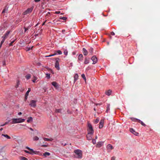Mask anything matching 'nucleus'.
Listing matches in <instances>:
<instances>
[{"instance_id": "63", "label": "nucleus", "mask_w": 160, "mask_h": 160, "mask_svg": "<svg viewBox=\"0 0 160 160\" xmlns=\"http://www.w3.org/2000/svg\"><path fill=\"white\" fill-rule=\"evenodd\" d=\"M2 44H1V43H0V48H1V47H2Z\"/></svg>"}, {"instance_id": "20", "label": "nucleus", "mask_w": 160, "mask_h": 160, "mask_svg": "<svg viewBox=\"0 0 160 160\" xmlns=\"http://www.w3.org/2000/svg\"><path fill=\"white\" fill-rule=\"evenodd\" d=\"M43 139L46 141H51L52 140V138H44Z\"/></svg>"}, {"instance_id": "4", "label": "nucleus", "mask_w": 160, "mask_h": 160, "mask_svg": "<svg viewBox=\"0 0 160 160\" xmlns=\"http://www.w3.org/2000/svg\"><path fill=\"white\" fill-rule=\"evenodd\" d=\"M56 61L55 63V67L58 70H59L60 69V68L59 66V62L60 61V59L58 58H56Z\"/></svg>"}, {"instance_id": "58", "label": "nucleus", "mask_w": 160, "mask_h": 160, "mask_svg": "<svg viewBox=\"0 0 160 160\" xmlns=\"http://www.w3.org/2000/svg\"><path fill=\"white\" fill-rule=\"evenodd\" d=\"M22 114V113L21 112H19L18 113V115H21Z\"/></svg>"}, {"instance_id": "16", "label": "nucleus", "mask_w": 160, "mask_h": 160, "mask_svg": "<svg viewBox=\"0 0 160 160\" xmlns=\"http://www.w3.org/2000/svg\"><path fill=\"white\" fill-rule=\"evenodd\" d=\"M102 142H98L97 144V147L98 148H100L102 145Z\"/></svg>"}, {"instance_id": "41", "label": "nucleus", "mask_w": 160, "mask_h": 160, "mask_svg": "<svg viewBox=\"0 0 160 160\" xmlns=\"http://www.w3.org/2000/svg\"><path fill=\"white\" fill-rule=\"evenodd\" d=\"M60 19H62L64 20H65L67 19V18L65 17H61L60 18Z\"/></svg>"}, {"instance_id": "31", "label": "nucleus", "mask_w": 160, "mask_h": 160, "mask_svg": "<svg viewBox=\"0 0 160 160\" xmlns=\"http://www.w3.org/2000/svg\"><path fill=\"white\" fill-rule=\"evenodd\" d=\"M2 40L1 42V44H2L3 43V42L5 41V40L6 39L5 38L3 37H2Z\"/></svg>"}, {"instance_id": "9", "label": "nucleus", "mask_w": 160, "mask_h": 160, "mask_svg": "<svg viewBox=\"0 0 160 160\" xmlns=\"http://www.w3.org/2000/svg\"><path fill=\"white\" fill-rule=\"evenodd\" d=\"M91 59L93 61V62L92 63V64H93L96 63L97 62V59L95 56H93L92 58Z\"/></svg>"}, {"instance_id": "14", "label": "nucleus", "mask_w": 160, "mask_h": 160, "mask_svg": "<svg viewBox=\"0 0 160 160\" xmlns=\"http://www.w3.org/2000/svg\"><path fill=\"white\" fill-rule=\"evenodd\" d=\"M31 27V25H29L27 27H24V32H26Z\"/></svg>"}, {"instance_id": "35", "label": "nucleus", "mask_w": 160, "mask_h": 160, "mask_svg": "<svg viewBox=\"0 0 160 160\" xmlns=\"http://www.w3.org/2000/svg\"><path fill=\"white\" fill-rule=\"evenodd\" d=\"M131 119L132 120V121L134 122L138 121V119H136L134 118H131Z\"/></svg>"}, {"instance_id": "62", "label": "nucleus", "mask_w": 160, "mask_h": 160, "mask_svg": "<svg viewBox=\"0 0 160 160\" xmlns=\"http://www.w3.org/2000/svg\"><path fill=\"white\" fill-rule=\"evenodd\" d=\"M2 130H3V128H0V131H1Z\"/></svg>"}, {"instance_id": "11", "label": "nucleus", "mask_w": 160, "mask_h": 160, "mask_svg": "<svg viewBox=\"0 0 160 160\" xmlns=\"http://www.w3.org/2000/svg\"><path fill=\"white\" fill-rule=\"evenodd\" d=\"M10 31H8L6 32V33L4 34V35L2 36L3 37H4L6 38H7L9 34Z\"/></svg>"}, {"instance_id": "12", "label": "nucleus", "mask_w": 160, "mask_h": 160, "mask_svg": "<svg viewBox=\"0 0 160 160\" xmlns=\"http://www.w3.org/2000/svg\"><path fill=\"white\" fill-rule=\"evenodd\" d=\"M52 85L55 88H58V84L57 83L55 82H53L52 83Z\"/></svg>"}, {"instance_id": "19", "label": "nucleus", "mask_w": 160, "mask_h": 160, "mask_svg": "<svg viewBox=\"0 0 160 160\" xmlns=\"http://www.w3.org/2000/svg\"><path fill=\"white\" fill-rule=\"evenodd\" d=\"M111 91L110 90H109L107 91L105 93L108 96H109L111 94Z\"/></svg>"}, {"instance_id": "17", "label": "nucleus", "mask_w": 160, "mask_h": 160, "mask_svg": "<svg viewBox=\"0 0 160 160\" xmlns=\"http://www.w3.org/2000/svg\"><path fill=\"white\" fill-rule=\"evenodd\" d=\"M2 136H3L4 137H5L6 138L8 139H11V138L7 134H2Z\"/></svg>"}, {"instance_id": "44", "label": "nucleus", "mask_w": 160, "mask_h": 160, "mask_svg": "<svg viewBox=\"0 0 160 160\" xmlns=\"http://www.w3.org/2000/svg\"><path fill=\"white\" fill-rule=\"evenodd\" d=\"M64 53L65 55H67L68 54V52L66 50L64 51Z\"/></svg>"}, {"instance_id": "13", "label": "nucleus", "mask_w": 160, "mask_h": 160, "mask_svg": "<svg viewBox=\"0 0 160 160\" xmlns=\"http://www.w3.org/2000/svg\"><path fill=\"white\" fill-rule=\"evenodd\" d=\"M82 52H83V54L84 55L86 56L88 54V51L85 48H83Z\"/></svg>"}, {"instance_id": "60", "label": "nucleus", "mask_w": 160, "mask_h": 160, "mask_svg": "<svg viewBox=\"0 0 160 160\" xmlns=\"http://www.w3.org/2000/svg\"><path fill=\"white\" fill-rule=\"evenodd\" d=\"M5 9H4L3 11H2V13H3L5 12Z\"/></svg>"}, {"instance_id": "24", "label": "nucleus", "mask_w": 160, "mask_h": 160, "mask_svg": "<svg viewBox=\"0 0 160 160\" xmlns=\"http://www.w3.org/2000/svg\"><path fill=\"white\" fill-rule=\"evenodd\" d=\"M39 138L37 136H35L33 137V139L34 141H37L39 140Z\"/></svg>"}, {"instance_id": "64", "label": "nucleus", "mask_w": 160, "mask_h": 160, "mask_svg": "<svg viewBox=\"0 0 160 160\" xmlns=\"http://www.w3.org/2000/svg\"><path fill=\"white\" fill-rule=\"evenodd\" d=\"M98 138L97 136H96V137H95V139H97Z\"/></svg>"}, {"instance_id": "53", "label": "nucleus", "mask_w": 160, "mask_h": 160, "mask_svg": "<svg viewBox=\"0 0 160 160\" xmlns=\"http://www.w3.org/2000/svg\"><path fill=\"white\" fill-rule=\"evenodd\" d=\"M34 1L36 2H38L40 1V0H34Z\"/></svg>"}, {"instance_id": "61", "label": "nucleus", "mask_w": 160, "mask_h": 160, "mask_svg": "<svg viewBox=\"0 0 160 160\" xmlns=\"http://www.w3.org/2000/svg\"><path fill=\"white\" fill-rule=\"evenodd\" d=\"M45 22H44L42 24V25H44L45 24V22Z\"/></svg>"}, {"instance_id": "32", "label": "nucleus", "mask_w": 160, "mask_h": 160, "mask_svg": "<svg viewBox=\"0 0 160 160\" xmlns=\"http://www.w3.org/2000/svg\"><path fill=\"white\" fill-rule=\"evenodd\" d=\"M110 105L109 104L107 108V110H106V112L107 113L108 112V111L110 110Z\"/></svg>"}, {"instance_id": "36", "label": "nucleus", "mask_w": 160, "mask_h": 160, "mask_svg": "<svg viewBox=\"0 0 160 160\" xmlns=\"http://www.w3.org/2000/svg\"><path fill=\"white\" fill-rule=\"evenodd\" d=\"M46 77L48 78L49 79L50 78V74L49 73L46 74Z\"/></svg>"}, {"instance_id": "8", "label": "nucleus", "mask_w": 160, "mask_h": 160, "mask_svg": "<svg viewBox=\"0 0 160 160\" xmlns=\"http://www.w3.org/2000/svg\"><path fill=\"white\" fill-rule=\"evenodd\" d=\"M104 120L103 119L101 120L99 122V128H102L103 126Z\"/></svg>"}, {"instance_id": "48", "label": "nucleus", "mask_w": 160, "mask_h": 160, "mask_svg": "<svg viewBox=\"0 0 160 160\" xmlns=\"http://www.w3.org/2000/svg\"><path fill=\"white\" fill-rule=\"evenodd\" d=\"M99 121V119H98V118H97L96 120H95V123H98V122Z\"/></svg>"}, {"instance_id": "54", "label": "nucleus", "mask_w": 160, "mask_h": 160, "mask_svg": "<svg viewBox=\"0 0 160 160\" xmlns=\"http://www.w3.org/2000/svg\"><path fill=\"white\" fill-rule=\"evenodd\" d=\"M24 152L27 153H29V152L28 151L24 150Z\"/></svg>"}, {"instance_id": "30", "label": "nucleus", "mask_w": 160, "mask_h": 160, "mask_svg": "<svg viewBox=\"0 0 160 160\" xmlns=\"http://www.w3.org/2000/svg\"><path fill=\"white\" fill-rule=\"evenodd\" d=\"M56 52L57 53H58V54L60 55L62 54V52L60 50H58L56 52Z\"/></svg>"}, {"instance_id": "45", "label": "nucleus", "mask_w": 160, "mask_h": 160, "mask_svg": "<svg viewBox=\"0 0 160 160\" xmlns=\"http://www.w3.org/2000/svg\"><path fill=\"white\" fill-rule=\"evenodd\" d=\"M50 14V12H48L47 14H46V16H45V17L46 18H47V17H48L49 16V14Z\"/></svg>"}, {"instance_id": "59", "label": "nucleus", "mask_w": 160, "mask_h": 160, "mask_svg": "<svg viewBox=\"0 0 160 160\" xmlns=\"http://www.w3.org/2000/svg\"><path fill=\"white\" fill-rule=\"evenodd\" d=\"M29 129H30L31 130V131H33V129H32V128H29Z\"/></svg>"}, {"instance_id": "43", "label": "nucleus", "mask_w": 160, "mask_h": 160, "mask_svg": "<svg viewBox=\"0 0 160 160\" xmlns=\"http://www.w3.org/2000/svg\"><path fill=\"white\" fill-rule=\"evenodd\" d=\"M92 142L93 144H95L96 143V141L95 139H92Z\"/></svg>"}, {"instance_id": "37", "label": "nucleus", "mask_w": 160, "mask_h": 160, "mask_svg": "<svg viewBox=\"0 0 160 160\" xmlns=\"http://www.w3.org/2000/svg\"><path fill=\"white\" fill-rule=\"evenodd\" d=\"M61 111V109H56L55 111L57 112H60Z\"/></svg>"}, {"instance_id": "29", "label": "nucleus", "mask_w": 160, "mask_h": 160, "mask_svg": "<svg viewBox=\"0 0 160 160\" xmlns=\"http://www.w3.org/2000/svg\"><path fill=\"white\" fill-rule=\"evenodd\" d=\"M89 63V60L87 59V58H86L85 60V61L84 62V63L85 64H87Z\"/></svg>"}, {"instance_id": "40", "label": "nucleus", "mask_w": 160, "mask_h": 160, "mask_svg": "<svg viewBox=\"0 0 160 160\" xmlns=\"http://www.w3.org/2000/svg\"><path fill=\"white\" fill-rule=\"evenodd\" d=\"M29 153L31 154H33L34 153V151L32 149V151H30Z\"/></svg>"}, {"instance_id": "15", "label": "nucleus", "mask_w": 160, "mask_h": 160, "mask_svg": "<svg viewBox=\"0 0 160 160\" xmlns=\"http://www.w3.org/2000/svg\"><path fill=\"white\" fill-rule=\"evenodd\" d=\"M83 60V55L82 54H79L78 57V60L82 61Z\"/></svg>"}, {"instance_id": "6", "label": "nucleus", "mask_w": 160, "mask_h": 160, "mask_svg": "<svg viewBox=\"0 0 160 160\" xmlns=\"http://www.w3.org/2000/svg\"><path fill=\"white\" fill-rule=\"evenodd\" d=\"M33 9V8H28L27 10H26L23 12V14L24 15H26L27 14L31 13L32 12Z\"/></svg>"}, {"instance_id": "27", "label": "nucleus", "mask_w": 160, "mask_h": 160, "mask_svg": "<svg viewBox=\"0 0 160 160\" xmlns=\"http://www.w3.org/2000/svg\"><path fill=\"white\" fill-rule=\"evenodd\" d=\"M31 91V89L30 88H28V91L26 93V97H27L28 96V94H29V92Z\"/></svg>"}, {"instance_id": "42", "label": "nucleus", "mask_w": 160, "mask_h": 160, "mask_svg": "<svg viewBox=\"0 0 160 160\" xmlns=\"http://www.w3.org/2000/svg\"><path fill=\"white\" fill-rule=\"evenodd\" d=\"M34 79L32 80V82H35L36 81V80L37 79V77H35V76H34Z\"/></svg>"}, {"instance_id": "25", "label": "nucleus", "mask_w": 160, "mask_h": 160, "mask_svg": "<svg viewBox=\"0 0 160 160\" xmlns=\"http://www.w3.org/2000/svg\"><path fill=\"white\" fill-rule=\"evenodd\" d=\"M93 48H90L89 49V52L91 54H92L93 53Z\"/></svg>"}, {"instance_id": "5", "label": "nucleus", "mask_w": 160, "mask_h": 160, "mask_svg": "<svg viewBox=\"0 0 160 160\" xmlns=\"http://www.w3.org/2000/svg\"><path fill=\"white\" fill-rule=\"evenodd\" d=\"M37 101L34 100H32L30 101V103L29 104V105L31 106V107H32L33 108H35L36 106V102Z\"/></svg>"}, {"instance_id": "3", "label": "nucleus", "mask_w": 160, "mask_h": 160, "mask_svg": "<svg viewBox=\"0 0 160 160\" xmlns=\"http://www.w3.org/2000/svg\"><path fill=\"white\" fill-rule=\"evenodd\" d=\"M88 133H91L93 134L94 130L91 124L90 123H88Z\"/></svg>"}, {"instance_id": "38", "label": "nucleus", "mask_w": 160, "mask_h": 160, "mask_svg": "<svg viewBox=\"0 0 160 160\" xmlns=\"http://www.w3.org/2000/svg\"><path fill=\"white\" fill-rule=\"evenodd\" d=\"M21 159L23 160H28V159L25 157H21Z\"/></svg>"}, {"instance_id": "1", "label": "nucleus", "mask_w": 160, "mask_h": 160, "mask_svg": "<svg viewBox=\"0 0 160 160\" xmlns=\"http://www.w3.org/2000/svg\"><path fill=\"white\" fill-rule=\"evenodd\" d=\"M74 152L75 153L74 156L75 158L78 159H81L82 158V152L79 149L75 150Z\"/></svg>"}, {"instance_id": "18", "label": "nucleus", "mask_w": 160, "mask_h": 160, "mask_svg": "<svg viewBox=\"0 0 160 160\" xmlns=\"http://www.w3.org/2000/svg\"><path fill=\"white\" fill-rule=\"evenodd\" d=\"M138 122L140 123L141 124V125L143 126H144V127H145L146 126V125L140 120L138 119Z\"/></svg>"}, {"instance_id": "33", "label": "nucleus", "mask_w": 160, "mask_h": 160, "mask_svg": "<svg viewBox=\"0 0 160 160\" xmlns=\"http://www.w3.org/2000/svg\"><path fill=\"white\" fill-rule=\"evenodd\" d=\"M82 77L84 79V80L86 81V79L85 77V75L84 74H82L81 75Z\"/></svg>"}, {"instance_id": "46", "label": "nucleus", "mask_w": 160, "mask_h": 160, "mask_svg": "<svg viewBox=\"0 0 160 160\" xmlns=\"http://www.w3.org/2000/svg\"><path fill=\"white\" fill-rule=\"evenodd\" d=\"M8 123V122H6L5 123L3 124V125H0V127L4 126L5 125L7 124Z\"/></svg>"}, {"instance_id": "34", "label": "nucleus", "mask_w": 160, "mask_h": 160, "mask_svg": "<svg viewBox=\"0 0 160 160\" xmlns=\"http://www.w3.org/2000/svg\"><path fill=\"white\" fill-rule=\"evenodd\" d=\"M16 40V39H15L14 40H13L11 42V43L9 44V46H12V44Z\"/></svg>"}, {"instance_id": "21", "label": "nucleus", "mask_w": 160, "mask_h": 160, "mask_svg": "<svg viewBox=\"0 0 160 160\" xmlns=\"http://www.w3.org/2000/svg\"><path fill=\"white\" fill-rule=\"evenodd\" d=\"M74 82L76 81L78 79V75L77 74H76L74 76Z\"/></svg>"}, {"instance_id": "39", "label": "nucleus", "mask_w": 160, "mask_h": 160, "mask_svg": "<svg viewBox=\"0 0 160 160\" xmlns=\"http://www.w3.org/2000/svg\"><path fill=\"white\" fill-rule=\"evenodd\" d=\"M57 54V53L56 52H54V53L53 54H51V55H50L48 56H46L47 57H51V56H54L56 55Z\"/></svg>"}, {"instance_id": "2", "label": "nucleus", "mask_w": 160, "mask_h": 160, "mask_svg": "<svg viewBox=\"0 0 160 160\" xmlns=\"http://www.w3.org/2000/svg\"><path fill=\"white\" fill-rule=\"evenodd\" d=\"M25 119L21 118H13L12 119V123L14 124L18 123H21L24 122Z\"/></svg>"}, {"instance_id": "22", "label": "nucleus", "mask_w": 160, "mask_h": 160, "mask_svg": "<svg viewBox=\"0 0 160 160\" xmlns=\"http://www.w3.org/2000/svg\"><path fill=\"white\" fill-rule=\"evenodd\" d=\"M107 147L108 149H110L111 150L112 149H113V147L112 146L111 144H108L107 146Z\"/></svg>"}, {"instance_id": "50", "label": "nucleus", "mask_w": 160, "mask_h": 160, "mask_svg": "<svg viewBox=\"0 0 160 160\" xmlns=\"http://www.w3.org/2000/svg\"><path fill=\"white\" fill-rule=\"evenodd\" d=\"M41 146L43 147H48V145H42Z\"/></svg>"}, {"instance_id": "49", "label": "nucleus", "mask_w": 160, "mask_h": 160, "mask_svg": "<svg viewBox=\"0 0 160 160\" xmlns=\"http://www.w3.org/2000/svg\"><path fill=\"white\" fill-rule=\"evenodd\" d=\"M60 11H56L54 13L55 14H58L60 13Z\"/></svg>"}, {"instance_id": "10", "label": "nucleus", "mask_w": 160, "mask_h": 160, "mask_svg": "<svg viewBox=\"0 0 160 160\" xmlns=\"http://www.w3.org/2000/svg\"><path fill=\"white\" fill-rule=\"evenodd\" d=\"M93 134L91 133H88L87 135V138L88 140H90L92 139Z\"/></svg>"}, {"instance_id": "26", "label": "nucleus", "mask_w": 160, "mask_h": 160, "mask_svg": "<svg viewBox=\"0 0 160 160\" xmlns=\"http://www.w3.org/2000/svg\"><path fill=\"white\" fill-rule=\"evenodd\" d=\"M32 118L31 117H30L28 118V119L27 120V122H29L30 121H32Z\"/></svg>"}, {"instance_id": "55", "label": "nucleus", "mask_w": 160, "mask_h": 160, "mask_svg": "<svg viewBox=\"0 0 160 160\" xmlns=\"http://www.w3.org/2000/svg\"><path fill=\"white\" fill-rule=\"evenodd\" d=\"M66 144H67L66 143H62V145H63L64 146L66 145Z\"/></svg>"}, {"instance_id": "56", "label": "nucleus", "mask_w": 160, "mask_h": 160, "mask_svg": "<svg viewBox=\"0 0 160 160\" xmlns=\"http://www.w3.org/2000/svg\"><path fill=\"white\" fill-rule=\"evenodd\" d=\"M65 31V30H64V29H63V30H62V33H64Z\"/></svg>"}, {"instance_id": "47", "label": "nucleus", "mask_w": 160, "mask_h": 160, "mask_svg": "<svg viewBox=\"0 0 160 160\" xmlns=\"http://www.w3.org/2000/svg\"><path fill=\"white\" fill-rule=\"evenodd\" d=\"M26 148H27V149H28V150L29 151H32V149L30 148H29L28 147H26Z\"/></svg>"}, {"instance_id": "57", "label": "nucleus", "mask_w": 160, "mask_h": 160, "mask_svg": "<svg viewBox=\"0 0 160 160\" xmlns=\"http://www.w3.org/2000/svg\"><path fill=\"white\" fill-rule=\"evenodd\" d=\"M27 97H26V95L25 94V101L27 100Z\"/></svg>"}, {"instance_id": "7", "label": "nucleus", "mask_w": 160, "mask_h": 160, "mask_svg": "<svg viewBox=\"0 0 160 160\" xmlns=\"http://www.w3.org/2000/svg\"><path fill=\"white\" fill-rule=\"evenodd\" d=\"M130 131L132 133L136 136H138L139 134L138 133L136 132L132 128L130 129Z\"/></svg>"}, {"instance_id": "28", "label": "nucleus", "mask_w": 160, "mask_h": 160, "mask_svg": "<svg viewBox=\"0 0 160 160\" xmlns=\"http://www.w3.org/2000/svg\"><path fill=\"white\" fill-rule=\"evenodd\" d=\"M31 77V75L30 74H28L25 76V78L27 79H28L30 78Z\"/></svg>"}, {"instance_id": "52", "label": "nucleus", "mask_w": 160, "mask_h": 160, "mask_svg": "<svg viewBox=\"0 0 160 160\" xmlns=\"http://www.w3.org/2000/svg\"><path fill=\"white\" fill-rule=\"evenodd\" d=\"M111 160H115V158L114 157H113L112 158Z\"/></svg>"}, {"instance_id": "23", "label": "nucleus", "mask_w": 160, "mask_h": 160, "mask_svg": "<svg viewBox=\"0 0 160 160\" xmlns=\"http://www.w3.org/2000/svg\"><path fill=\"white\" fill-rule=\"evenodd\" d=\"M50 153L46 152L43 153V156L45 157H46L47 156H49L50 155Z\"/></svg>"}, {"instance_id": "51", "label": "nucleus", "mask_w": 160, "mask_h": 160, "mask_svg": "<svg viewBox=\"0 0 160 160\" xmlns=\"http://www.w3.org/2000/svg\"><path fill=\"white\" fill-rule=\"evenodd\" d=\"M111 34L112 35H115V33L113 32H112L111 33Z\"/></svg>"}]
</instances>
